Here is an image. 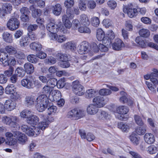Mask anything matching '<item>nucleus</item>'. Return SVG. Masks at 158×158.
I'll list each match as a JSON object with an SVG mask.
<instances>
[{
  "mask_svg": "<svg viewBox=\"0 0 158 158\" xmlns=\"http://www.w3.org/2000/svg\"><path fill=\"white\" fill-rule=\"evenodd\" d=\"M50 101L53 102L58 100L61 98V93L58 90H52L48 96Z\"/></svg>",
  "mask_w": 158,
  "mask_h": 158,
  "instance_id": "nucleus-12",
  "label": "nucleus"
},
{
  "mask_svg": "<svg viewBox=\"0 0 158 158\" xmlns=\"http://www.w3.org/2000/svg\"><path fill=\"white\" fill-rule=\"evenodd\" d=\"M93 101L94 104L99 108L102 107L106 104L104 98L100 96H96L94 98Z\"/></svg>",
  "mask_w": 158,
  "mask_h": 158,
  "instance_id": "nucleus-11",
  "label": "nucleus"
},
{
  "mask_svg": "<svg viewBox=\"0 0 158 158\" xmlns=\"http://www.w3.org/2000/svg\"><path fill=\"white\" fill-rule=\"evenodd\" d=\"M53 88L47 84L45 85L42 89L41 92L42 93L46 95L51 94L52 92Z\"/></svg>",
  "mask_w": 158,
  "mask_h": 158,
  "instance_id": "nucleus-37",
  "label": "nucleus"
},
{
  "mask_svg": "<svg viewBox=\"0 0 158 158\" xmlns=\"http://www.w3.org/2000/svg\"><path fill=\"white\" fill-rule=\"evenodd\" d=\"M32 114V113L31 110H23L20 113V116L22 118H26L27 121L28 118H29Z\"/></svg>",
  "mask_w": 158,
  "mask_h": 158,
  "instance_id": "nucleus-42",
  "label": "nucleus"
},
{
  "mask_svg": "<svg viewBox=\"0 0 158 158\" xmlns=\"http://www.w3.org/2000/svg\"><path fill=\"white\" fill-rule=\"evenodd\" d=\"M72 26L74 29H77L80 26L81 23L77 19H74L73 20L72 23Z\"/></svg>",
  "mask_w": 158,
  "mask_h": 158,
  "instance_id": "nucleus-59",
  "label": "nucleus"
},
{
  "mask_svg": "<svg viewBox=\"0 0 158 158\" xmlns=\"http://www.w3.org/2000/svg\"><path fill=\"white\" fill-rule=\"evenodd\" d=\"M8 59V56L7 53L4 52H1L0 60L4 66H6L8 65V62H7Z\"/></svg>",
  "mask_w": 158,
  "mask_h": 158,
  "instance_id": "nucleus-23",
  "label": "nucleus"
},
{
  "mask_svg": "<svg viewBox=\"0 0 158 158\" xmlns=\"http://www.w3.org/2000/svg\"><path fill=\"white\" fill-rule=\"evenodd\" d=\"M5 111H11L15 109L16 104L11 100H6L4 104Z\"/></svg>",
  "mask_w": 158,
  "mask_h": 158,
  "instance_id": "nucleus-15",
  "label": "nucleus"
},
{
  "mask_svg": "<svg viewBox=\"0 0 158 158\" xmlns=\"http://www.w3.org/2000/svg\"><path fill=\"white\" fill-rule=\"evenodd\" d=\"M18 118L15 116L10 117L4 116L2 118V122L12 127H15L17 125Z\"/></svg>",
  "mask_w": 158,
  "mask_h": 158,
  "instance_id": "nucleus-4",
  "label": "nucleus"
},
{
  "mask_svg": "<svg viewBox=\"0 0 158 158\" xmlns=\"http://www.w3.org/2000/svg\"><path fill=\"white\" fill-rule=\"evenodd\" d=\"M135 42L140 46L143 48H145L146 45L144 41L139 36H137L135 39Z\"/></svg>",
  "mask_w": 158,
  "mask_h": 158,
  "instance_id": "nucleus-47",
  "label": "nucleus"
},
{
  "mask_svg": "<svg viewBox=\"0 0 158 158\" xmlns=\"http://www.w3.org/2000/svg\"><path fill=\"white\" fill-rule=\"evenodd\" d=\"M15 56L17 58L19 59H24L25 58V54L22 52L18 51L15 54Z\"/></svg>",
  "mask_w": 158,
  "mask_h": 158,
  "instance_id": "nucleus-61",
  "label": "nucleus"
},
{
  "mask_svg": "<svg viewBox=\"0 0 158 158\" xmlns=\"http://www.w3.org/2000/svg\"><path fill=\"white\" fill-rule=\"evenodd\" d=\"M6 143L10 146H13L15 147V149H17L18 144L17 143L16 139L13 138L7 139Z\"/></svg>",
  "mask_w": 158,
  "mask_h": 158,
  "instance_id": "nucleus-43",
  "label": "nucleus"
},
{
  "mask_svg": "<svg viewBox=\"0 0 158 158\" xmlns=\"http://www.w3.org/2000/svg\"><path fill=\"white\" fill-rule=\"evenodd\" d=\"M85 111L78 109H73L68 113L67 116L71 119L77 120L83 117L85 115Z\"/></svg>",
  "mask_w": 158,
  "mask_h": 158,
  "instance_id": "nucleus-3",
  "label": "nucleus"
},
{
  "mask_svg": "<svg viewBox=\"0 0 158 158\" xmlns=\"http://www.w3.org/2000/svg\"><path fill=\"white\" fill-rule=\"evenodd\" d=\"M111 93L110 90L107 89H101L99 92V94L101 95L106 96L110 95Z\"/></svg>",
  "mask_w": 158,
  "mask_h": 158,
  "instance_id": "nucleus-55",
  "label": "nucleus"
},
{
  "mask_svg": "<svg viewBox=\"0 0 158 158\" xmlns=\"http://www.w3.org/2000/svg\"><path fill=\"white\" fill-rule=\"evenodd\" d=\"M80 21L81 24L84 26H89L90 22L88 16L85 14H81L80 16Z\"/></svg>",
  "mask_w": 158,
  "mask_h": 158,
  "instance_id": "nucleus-22",
  "label": "nucleus"
},
{
  "mask_svg": "<svg viewBox=\"0 0 158 158\" xmlns=\"http://www.w3.org/2000/svg\"><path fill=\"white\" fill-rule=\"evenodd\" d=\"M2 9L3 14L5 13H10L12 10V6L10 3H6L4 4L2 6Z\"/></svg>",
  "mask_w": 158,
  "mask_h": 158,
  "instance_id": "nucleus-29",
  "label": "nucleus"
},
{
  "mask_svg": "<svg viewBox=\"0 0 158 158\" xmlns=\"http://www.w3.org/2000/svg\"><path fill=\"white\" fill-rule=\"evenodd\" d=\"M39 120V118L38 116L31 115L30 117L28 118L27 123L31 125H35L38 123Z\"/></svg>",
  "mask_w": 158,
  "mask_h": 158,
  "instance_id": "nucleus-24",
  "label": "nucleus"
},
{
  "mask_svg": "<svg viewBox=\"0 0 158 158\" xmlns=\"http://www.w3.org/2000/svg\"><path fill=\"white\" fill-rule=\"evenodd\" d=\"M19 43L21 47H24L27 46L29 43L28 37L26 36L22 37L20 40Z\"/></svg>",
  "mask_w": 158,
  "mask_h": 158,
  "instance_id": "nucleus-32",
  "label": "nucleus"
},
{
  "mask_svg": "<svg viewBox=\"0 0 158 158\" xmlns=\"http://www.w3.org/2000/svg\"><path fill=\"white\" fill-rule=\"evenodd\" d=\"M107 4L108 6L111 9H114L117 6V3L114 0H110L107 2Z\"/></svg>",
  "mask_w": 158,
  "mask_h": 158,
  "instance_id": "nucleus-60",
  "label": "nucleus"
},
{
  "mask_svg": "<svg viewBox=\"0 0 158 158\" xmlns=\"http://www.w3.org/2000/svg\"><path fill=\"white\" fill-rule=\"evenodd\" d=\"M78 31L81 33H90L91 30L87 27L81 26L78 28Z\"/></svg>",
  "mask_w": 158,
  "mask_h": 158,
  "instance_id": "nucleus-54",
  "label": "nucleus"
},
{
  "mask_svg": "<svg viewBox=\"0 0 158 158\" xmlns=\"http://www.w3.org/2000/svg\"><path fill=\"white\" fill-rule=\"evenodd\" d=\"M15 73L19 77H22L25 76L26 72L22 68L18 67L16 69Z\"/></svg>",
  "mask_w": 158,
  "mask_h": 158,
  "instance_id": "nucleus-46",
  "label": "nucleus"
},
{
  "mask_svg": "<svg viewBox=\"0 0 158 158\" xmlns=\"http://www.w3.org/2000/svg\"><path fill=\"white\" fill-rule=\"evenodd\" d=\"M118 127L123 132H127L130 128V124L123 122L118 123Z\"/></svg>",
  "mask_w": 158,
  "mask_h": 158,
  "instance_id": "nucleus-30",
  "label": "nucleus"
},
{
  "mask_svg": "<svg viewBox=\"0 0 158 158\" xmlns=\"http://www.w3.org/2000/svg\"><path fill=\"white\" fill-rule=\"evenodd\" d=\"M98 108L94 104H89L87 108V112L89 114L94 115L98 112Z\"/></svg>",
  "mask_w": 158,
  "mask_h": 158,
  "instance_id": "nucleus-16",
  "label": "nucleus"
},
{
  "mask_svg": "<svg viewBox=\"0 0 158 158\" xmlns=\"http://www.w3.org/2000/svg\"><path fill=\"white\" fill-rule=\"evenodd\" d=\"M50 36L52 39L59 43L63 42L67 40V38L64 35H58L56 34H52L50 35Z\"/></svg>",
  "mask_w": 158,
  "mask_h": 158,
  "instance_id": "nucleus-17",
  "label": "nucleus"
},
{
  "mask_svg": "<svg viewBox=\"0 0 158 158\" xmlns=\"http://www.w3.org/2000/svg\"><path fill=\"white\" fill-rule=\"evenodd\" d=\"M96 6V2L93 0H89L87 3V6L90 9H93Z\"/></svg>",
  "mask_w": 158,
  "mask_h": 158,
  "instance_id": "nucleus-62",
  "label": "nucleus"
},
{
  "mask_svg": "<svg viewBox=\"0 0 158 158\" xmlns=\"http://www.w3.org/2000/svg\"><path fill=\"white\" fill-rule=\"evenodd\" d=\"M146 126H144L142 127H137L135 129V131L138 135H143L146 132Z\"/></svg>",
  "mask_w": 158,
  "mask_h": 158,
  "instance_id": "nucleus-49",
  "label": "nucleus"
},
{
  "mask_svg": "<svg viewBox=\"0 0 158 158\" xmlns=\"http://www.w3.org/2000/svg\"><path fill=\"white\" fill-rule=\"evenodd\" d=\"M128 107L125 106H121L118 107L116 110V112L119 114H126L129 111Z\"/></svg>",
  "mask_w": 158,
  "mask_h": 158,
  "instance_id": "nucleus-26",
  "label": "nucleus"
},
{
  "mask_svg": "<svg viewBox=\"0 0 158 158\" xmlns=\"http://www.w3.org/2000/svg\"><path fill=\"white\" fill-rule=\"evenodd\" d=\"M129 153L132 156V158H143L140 154L136 152L131 151L129 152Z\"/></svg>",
  "mask_w": 158,
  "mask_h": 158,
  "instance_id": "nucleus-64",
  "label": "nucleus"
},
{
  "mask_svg": "<svg viewBox=\"0 0 158 158\" xmlns=\"http://www.w3.org/2000/svg\"><path fill=\"white\" fill-rule=\"evenodd\" d=\"M40 118L43 120V121H41L38 124L39 127L42 131L44 130L47 128L49 124V122H48L45 118V116L43 114H40L39 115Z\"/></svg>",
  "mask_w": 158,
  "mask_h": 158,
  "instance_id": "nucleus-14",
  "label": "nucleus"
},
{
  "mask_svg": "<svg viewBox=\"0 0 158 158\" xmlns=\"http://www.w3.org/2000/svg\"><path fill=\"white\" fill-rule=\"evenodd\" d=\"M139 34L141 37L147 38L150 35V32L148 29L143 28L139 31Z\"/></svg>",
  "mask_w": 158,
  "mask_h": 158,
  "instance_id": "nucleus-38",
  "label": "nucleus"
},
{
  "mask_svg": "<svg viewBox=\"0 0 158 158\" xmlns=\"http://www.w3.org/2000/svg\"><path fill=\"white\" fill-rule=\"evenodd\" d=\"M120 94L122 96L119 99L120 102L123 104L127 103L128 99L127 94L124 91H122Z\"/></svg>",
  "mask_w": 158,
  "mask_h": 158,
  "instance_id": "nucleus-34",
  "label": "nucleus"
},
{
  "mask_svg": "<svg viewBox=\"0 0 158 158\" xmlns=\"http://www.w3.org/2000/svg\"><path fill=\"white\" fill-rule=\"evenodd\" d=\"M57 80L54 78H50L48 80L47 84L53 88L56 85Z\"/></svg>",
  "mask_w": 158,
  "mask_h": 158,
  "instance_id": "nucleus-53",
  "label": "nucleus"
},
{
  "mask_svg": "<svg viewBox=\"0 0 158 158\" xmlns=\"http://www.w3.org/2000/svg\"><path fill=\"white\" fill-rule=\"evenodd\" d=\"M38 28V26L35 24H30L27 27V29L29 33L32 32L33 31L36 30Z\"/></svg>",
  "mask_w": 158,
  "mask_h": 158,
  "instance_id": "nucleus-57",
  "label": "nucleus"
},
{
  "mask_svg": "<svg viewBox=\"0 0 158 158\" xmlns=\"http://www.w3.org/2000/svg\"><path fill=\"white\" fill-rule=\"evenodd\" d=\"M14 137L16 138L19 143L22 144H24L27 141V138L26 135L19 131L14 133Z\"/></svg>",
  "mask_w": 158,
  "mask_h": 158,
  "instance_id": "nucleus-9",
  "label": "nucleus"
},
{
  "mask_svg": "<svg viewBox=\"0 0 158 158\" xmlns=\"http://www.w3.org/2000/svg\"><path fill=\"white\" fill-rule=\"evenodd\" d=\"M123 11L124 13H127L128 16L131 18L135 16L138 12L132 3H129L127 6H125L123 8Z\"/></svg>",
  "mask_w": 158,
  "mask_h": 158,
  "instance_id": "nucleus-6",
  "label": "nucleus"
},
{
  "mask_svg": "<svg viewBox=\"0 0 158 158\" xmlns=\"http://www.w3.org/2000/svg\"><path fill=\"white\" fill-rule=\"evenodd\" d=\"M78 6L79 9L82 11H85L87 9V5L85 1L83 0H78Z\"/></svg>",
  "mask_w": 158,
  "mask_h": 158,
  "instance_id": "nucleus-44",
  "label": "nucleus"
},
{
  "mask_svg": "<svg viewBox=\"0 0 158 158\" xmlns=\"http://www.w3.org/2000/svg\"><path fill=\"white\" fill-rule=\"evenodd\" d=\"M89 45L87 42H83L77 47V51L78 53L82 55L88 52L89 51Z\"/></svg>",
  "mask_w": 158,
  "mask_h": 158,
  "instance_id": "nucleus-10",
  "label": "nucleus"
},
{
  "mask_svg": "<svg viewBox=\"0 0 158 158\" xmlns=\"http://www.w3.org/2000/svg\"><path fill=\"white\" fill-rule=\"evenodd\" d=\"M2 37L3 40L6 42L11 43L13 42L12 35L7 32L3 33Z\"/></svg>",
  "mask_w": 158,
  "mask_h": 158,
  "instance_id": "nucleus-28",
  "label": "nucleus"
},
{
  "mask_svg": "<svg viewBox=\"0 0 158 158\" xmlns=\"http://www.w3.org/2000/svg\"><path fill=\"white\" fill-rule=\"evenodd\" d=\"M129 139L134 145H137L139 144V138L137 137V135L136 134H132L130 136Z\"/></svg>",
  "mask_w": 158,
  "mask_h": 158,
  "instance_id": "nucleus-39",
  "label": "nucleus"
},
{
  "mask_svg": "<svg viewBox=\"0 0 158 158\" xmlns=\"http://www.w3.org/2000/svg\"><path fill=\"white\" fill-rule=\"evenodd\" d=\"M57 110V107L54 106H52L48 108V114L52 115L55 113Z\"/></svg>",
  "mask_w": 158,
  "mask_h": 158,
  "instance_id": "nucleus-58",
  "label": "nucleus"
},
{
  "mask_svg": "<svg viewBox=\"0 0 158 158\" xmlns=\"http://www.w3.org/2000/svg\"><path fill=\"white\" fill-rule=\"evenodd\" d=\"M145 141L148 144H151L155 141V138L154 135L150 133H146L144 135Z\"/></svg>",
  "mask_w": 158,
  "mask_h": 158,
  "instance_id": "nucleus-19",
  "label": "nucleus"
},
{
  "mask_svg": "<svg viewBox=\"0 0 158 158\" xmlns=\"http://www.w3.org/2000/svg\"><path fill=\"white\" fill-rule=\"evenodd\" d=\"M30 47L31 49L34 51H39L41 50L42 46L39 42H34L30 44Z\"/></svg>",
  "mask_w": 158,
  "mask_h": 158,
  "instance_id": "nucleus-25",
  "label": "nucleus"
},
{
  "mask_svg": "<svg viewBox=\"0 0 158 158\" xmlns=\"http://www.w3.org/2000/svg\"><path fill=\"white\" fill-rule=\"evenodd\" d=\"M19 22L16 18H12L8 21L7 26L10 30L14 31L19 28Z\"/></svg>",
  "mask_w": 158,
  "mask_h": 158,
  "instance_id": "nucleus-7",
  "label": "nucleus"
},
{
  "mask_svg": "<svg viewBox=\"0 0 158 158\" xmlns=\"http://www.w3.org/2000/svg\"><path fill=\"white\" fill-rule=\"evenodd\" d=\"M73 90L75 94L79 96L83 95L85 93L84 87L81 85L79 81L76 80L72 83Z\"/></svg>",
  "mask_w": 158,
  "mask_h": 158,
  "instance_id": "nucleus-5",
  "label": "nucleus"
},
{
  "mask_svg": "<svg viewBox=\"0 0 158 158\" xmlns=\"http://www.w3.org/2000/svg\"><path fill=\"white\" fill-rule=\"evenodd\" d=\"M63 46L64 48L69 49L71 51L74 50L76 48L75 44L71 41L68 42L64 44Z\"/></svg>",
  "mask_w": 158,
  "mask_h": 158,
  "instance_id": "nucleus-41",
  "label": "nucleus"
},
{
  "mask_svg": "<svg viewBox=\"0 0 158 158\" xmlns=\"http://www.w3.org/2000/svg\"><path fill=\"white\" fill-rule=\"evenodd\" d=\"M51 9L53 14L56 15L58 16L61 13L62 8L61 5L57 3L52 6L51 7Z\"/></svg>",
  "mask_w": 158,
  "mask_h": 158,
  "instance_id": "nucleus-21",
  "label": "nucleus"
},
{
  "mask_svg": "<svg viewBox=\"0 0 158 158\" xmlns=\"http://www.w3.org/2000/svg\"><path fill=\"white\" fill-rule=\"evenodd\" d=\"M96 91L94 89H89L86 90L85 97L87 98H91L95 95Z\"/></svg>",
  "mask_w": 158,
  "mask_h": 158,
  "instance_id": "nucleus-40",
  "label": "nucleus"
},
{
  "mask_svg": "<svg viewBox=\"0 0 158 158\" xmlns=\"http://www.w3.org/2000/svg\"><path fill=\"white\" fill-rule=\"evenodd\" d=\"M34 81L33 78L30 77H27L23 79L21 81V85L24 87L30 89L33 88L34 86Z\"/></svg>",
  "mask_w": 158,
  "mask_h": 158,
  "instance_id": "nucleus-8",
  "label": "nucleus"
},
{
  "mask_svg": "<svg viewBox=\"0 0 158 158\" xmlns=\"http://www.w3.org/2000/svg\"><path fill=\"white\" fill-rule=\"evenodd\" d=\"M96 118L98 120L104 121L110 119L111 116L107 112L104 111H102L97 114Z\"/></svg>",
  "mask_w": 158,
  "mask_h": 158,
  "instance_id": "nucleus-13",
  "label": "nucleus"
},
{
  "mask_svg": "<svg viewBox=\"0 0 158 158\" xmlns=\"http://www.w3.org/2000/svg\"><path fill=\"white\" fill-rule=\"evenodd\" d=\"M5 50L7 53L11 55L15 54L17 51L16 48L11 45L6 46Z\"/></svg>",
  "mask_w": 158,
  "mask_h": 158,
  "instance_id": "nucleus-48",
  "label": "nucleus"
},
{
  "mask_svg": "<svg viewBox=\"0 0 158 158\" xmlns=\"http://www.w3.org/2000/svg\"><path fill=\"white\" fill-rule=\"evenodd\" d=\"M105 37V34L104 31L101 29H99L97 30V38L99 40L101 41L104 40Z\"/></svg>",
  "mask_w": 158,
  "mask_h": 158,
  "instance_id": "nucleus-45",
  "label": "nucleus"
},
{
  "mask_svg": "<svg viewBox=\"0 0 158 158\" xmlns=\"http://www.w3.org/2000/svg\"><path fill=\"white\" fill-rule=\"evenodd\" d=\"M27 59L28 61L33 64L37 63L39 60L37 55L32 54L29 55L27 57Z\"/></svg>",
  "mask_w": 158,
  "mask_h": 158,
  "instance_id": "nucleus-33",
  "label": "nucleus"
},
{
  "mask_svg": "<svg viewBox=\"0 0 158 158\" xmlns=\"http://www.w3.org/2000/svg\"><path fill=\"white\" fill-rule=\"evenodd\" d=\"M147 151L149 154H153L157 152L158 148L154 145H151L148 147Z\"/></svg>",
  "mask_w": 158,
  "mask_h": 158,
  "instance_id": "nucleus-51",
  "label": "nucleus"
},
{
  "mask_svg": "<svg viewBox=\"0 0 158 158\" xmlns=\"http://www.w3.org/2000/svg\"><path fill=\"white\" fill-rule=\"evenodd\" d=\"M30 9L32 11V16L34 18L40 16L41 14V11L40 9L35 8L33 5L30 7Z\"/></svg>",
  "mask_w": 158,
  "mask_h": 158,
  "instance_id": "nucleus-27",
  "label": "nucleus"
},
{
  "mask_svg": "<svg viewBox=\"0 0 158 158\" xmlns=\"http://www.w3.org/2000/svg\"><path fill=\"white\" fill-rule=\"evenodd\" d=\"M62 20L65 27L68 29L71 28L72 26V23L66 15H64L62 16Z\"/></svg>",
  "mask_w": 158,
  "mask_h": 158,
  "instance_id": "nucleus-31",
  "label": "nucleus"
},
{
  "mask_svg": "<svg viewBox=\"0 0 158 158\" xmlns=\"http://www.w3.org/2000/svg\"><path fill=\"white\" fill-rule=\"evenodd\" d=\"M57 56L58 58L59 59L62 61L68 60V58L67 55L65 54L58 53L57 54Z\"/></svg>",
  "mask_w": 158,
  "mask_h": 158,
  "instance_id": "nucleus-63",
  "label": "nucleus"
},
{
  "mask_svg": "<svg viewBox=\"0 0 158 158\" xmlns=\"http://www.w3.org/2000/svg\"><path fill=\"white\" fill-rule=\"evenodd\" d=\"M124 44L122 41L118 39L115 40V41L113 44L112 48L113 49L116 50H120L122 48L124 47Z\"/></svg>",
  "mask_w": 158,
  "mask_h": 158,
  "instance_id": "nucleus-18",
  "label": "nucleus"
},
{
  "mask_svg": "<svg viewBox=\"0 0 158 158\" xmlns=\"http://www.w3.org/2000/svg\"><path fill=\"white\" fill-rule=\"evenodd\" d=\"M23 67L25 71L27 74H30L34 73L35 68L31 63L27 62L24 64Z\"/></svg>",
  "mask_w": 158,
  "mask_h": 158,
  "instance_id": "nucleus-20",
  "label": "nucleus"
},
{
  "mask_svg": "<svg viewBox=\"0 0 158 158\" xmlns=\"http://www.w3.org/2000/svg\"><path fill=\"white\" fill-rule=\"evenodd\" d=\"M46 28L47 30L51 33L50 35L52 34H56L59 31L63 33H65L67 31L66 28L63 26L61 22L57 25L53 23H49L47 25Z\"/></svg>",
  "mask_w": 158,
  "mask_h": 158,
  "instance_id": "nucleus-2",
  "label": "nucleus"
},
{
  "mask_svg": "<svg viewBox=\"0 0 158 158\" xmlns=\"http://www.w3.org/2000/svg\"><path fill=\"white\" fill-rule=\"evenodd\" d=\"M35 107L37 110L40 112L43 111L49 104L47 96L43 94L39 95L36 98Z\"/></svg>",
  "mask_w": 158,
  "mask_h": 158,
  "instance_id": "nucleus-1",
  "label": "nucleus"
},
{
  "mask_svg": "<svg viewBox=\"0 0 158 158\" xmlns=\"http://www.w3.org/2000/svg\"><path fill=\"white\" fill-rule=\"evenodd\" d=\"M35 100L33 96L32 95L27 96L25 98V103L28 106L32 105L34 104Z\"/></svg>",
  "mask_w": 158,
  "mask_h": 158,
  "instance_id": "nucleus-36",
  "label": "nucleus"
},
{
  "mask_svg": "<svg viewBox=\"0 0 158 158\" xmlns=\"http://www.w3.org/2000/svg\"><path fill=\"white\" fill-rule=\"evenodd\" d=\"M134 118L135 123L137 125L141 126L143 125L144 123L141 117L137 115H134Z\"/></svg>",
  "mask_w": 158,
  "mask_h": 158,
  "instance_id": "nucleus-50",
  "label": "nucleus"
},
{
  "mask_svg": "<svg viewBox=\"0 0 158 158\" xmlns=\"http://www.w3.org/2000/svg\"><path fill=\"white\" fill-rule=\"evenodd\" d=\"M5 92L7 94H12L16 91V89L13 85H10L6 88Z\"/></svg>",
  "mask_w": 158,
  "mask_h": 158,
  "instance_id": "nucleus-35",
  "label": "nucleus"
},
{
  "mask_svg": "<svg viewBox=\"0 0 158 158\" xmlns=\"http://www.w3.org/2000/svg\"><path fill=\"white\" fill-rule=\"evenodd\" d=\"M102 23L106 28H107L112 26V23L111 20L108 19H106L103 20Z\"/></svg>",
  "mask_w": 158,
  "mask_h": 158,
  "instance_id": "nucleus-56",
  "label": "nucleus"
},
{
  "mask_svg": "<svg viewBox=\"0 0 158 158\" xmlns=\"http://www.w3.org/2000/svg\"><path fill=\"white\" fill-rule=\"evenodd\" d=\"M91 23L94 27H97L100 24V20L98 18L94 17L91 19Z\"/></svg>",
  "mask_w": 158,
  "mask_h": 158,
  "instance_id": "nucleus-52",
  "label": "nucleus"
}]
</instances>
